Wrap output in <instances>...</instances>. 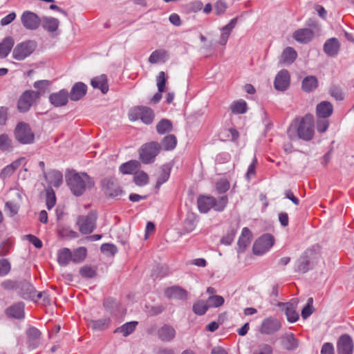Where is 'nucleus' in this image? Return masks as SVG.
I'll return each mask as SVG.
<instances>
[{"label":"nucleus","instance_id":"nucleus-59","mask_svg":"<svg viewBox=\"0 0 354 354\" xmlns=\"http://www.w3.org/2000/svg\"><path fill=\"white\" fill-rule=\"evenodd\" d=\"M100 249L104 254L111 256H113L118 252L116 246L111 243H104Z\"/></svg>","mask_w":354,"mask_h":354},{"label":"nucleus","instance_id":"nucleus-39","mask_svg":"<svg viewBox=\"0 0 354 354\" xmlns=\"http://www.w3.org/2000/svg\"><path fill=\"white\" fill-rule=\"evenodd\" d=\"M139 166L140 163L138 160H130L122 164L120 167V171L124 174H130L135 171Z\"/></svg>","mask_w":354,"mask_h":354},{"label":"nucleus","instance_id":"nucleus-64","mask_svg":"<svg viewBox=\"0 0 354 354\" xmlns=\"http://www.w3.org/2000/svg\"><path fill=\"white\" fill-rule=\"evenodd\" d=\"M216 188L219 193H224L230 189V183L226 180H221L217 182Z\"/></svg>","mask_w":354,"mask_h":354},{"label":"nucleus","instance_id":"nucleus-5","mask_svg":"<svg viewBox=\"0 0 354 354\" xmlns=\"http://www.w3.org/2000/svg\"><path fill=\"white\" fill-rule=\"evenodd\" d=\"M97 215L95 212H90L86 216H80L77 218V224L79 230L84 234H91L96 227Z\"/></svg>","mask_w":354,"mask_h":354},{"label":"nucleus","instance_id":"nucleus-4","mask_svg":"<svg viewBox=\"0 0 354 354\" xmlns=\"http://www.w3.org/2000/svg\"><path fill=\"white\" fill-rule=\"evenodd\" d=\"M160 151V145L158 142H151L147 143L140 149V158L145 164H149L154 161L156 156Z\"/></svg>","mask_w":354,"mask_h":354},{"label":"nucleus","instance_id":"nucleus-7","mask_svg":"<svg viewBox=\"0 0 354 354\" xmlns=\"http://www.w3.org/2000/svg\"><path fill=\"white\" fill-rule=\"evenodd\" d=\"M15 137L22 144H30L33 142L35 136L30 127L25 123H20L15 129Z\"/></svg>","mask_w":354,"mask_h":354},{"label":"nucleus","instance_id":"nucleus-58","mask_svg":"<svg viewBox=\"0 0 354 354\" xmlns=\"http://www.w3.org/2000/svg\"><path fill=\"white\" fill-rule=\"evenodd\" d=\"M167 82V77L165 73L161 71L158 73L156 78L157 86L158 91L164 92L165 89V84Z\"/></svg>","mask_w":354,"mask_h":354},{"label":"nucleus","instance_id":"nucleus-17","mask_svg":"<svg viewBox=\"0 0 354 354\" xmlns=\"http://www.w3.org/2000/svg\"><path fill=\"white\" fill-rule=\"evenodd\" d=\"M237 24V18L232 19L227 25L224 26L221 29V34L218 40V44L225 46L227 44L228 38Z\"/></svg>","mask_w":354,"mask_h":354},{"label":"nucleus","instance_id":"nucleus-21","mask_svg":"<svg viewBox=\"0 0 354 354\" xmlns=\"http://www.w3.org/2000/svg\"><path fill=\"white\" fill-rule=\"evenodd\" d=\"M251 240L252 233L248 227H243L238 241V251L239 252H244L250 244Z\"/></svg>","mask_w":354,"mask_h":354},{"label":"nucleus","instance_id":"nucleus-44","mask_svg":"<svg viewBox=\"0 0 354 354\" xmlns=\"http://www.w3.org/2000/svg\"><path fill=\"white\" fill-rule=\"evenodd\" d=\"M20 208L19 202L15 201H8L5 203V211L9 214L10 216L16 215Z\"/></svg>","mask_w":354,"mask_h":354},{"label":"nucleus","instance_id":"nucleus-51","mask_svg":"<svg viewBox=\"0 0 354 354\" xmlns=\"http://www.w3.org/2000/svg\"><path fill=\"white\" fill-rule=\"evenodd\" d=\"M12 149V140L6 135L0 136V150L2 151H10Z\"/></svg>","mask_w":354,"mask_h":354},{"label":"nucleus","instance_id":"nucleus-53","mask_svg":"<svg viewBox=\"0 0 354 354\" xmlns=\"http://www.w3.org/2000/svg\"><path fill=\"white\" fill-rule=\"evenodd\" d=\"M46 206L48 209H52L56 203L55 194L51 187L46 189Z\"/></svg>","mask_w":354,"mask_h":354},{"label":"nucleus","instance_id":"nucleus-1","mask_svg":"<svg viewBox=\"0 0 354 354\" xmlns=\"http://www.w3.org/2000/svg\"><path fill=\"white\" fill-rule=\"evenodd\" d=\"M314 118L311 114H306L301 118L294 119L290 124L287 135L291 140L301 139L310 141L314 136Z\"/></svg>","mask_w":354,"mask_h":354},{"label":"nucleus","instance_id":"nucleus-25","mask_svg":"<svg viewBox=\"0 0 354 354\" xmlns=\"http://www.w3.org/2000/svg\"><path fill=\"white\" fill-rule=\"evenodd\" d=\"M41 24L46 31L54 32L58 29L59 21L57 19L53 17H43L41 19Z\"/></svg>","mask_w":354,"mask_h":354},{"label":"nucleus","instance_id":"nucleus-26","mask_svg":"<svg viewBox=\"0 0 354 354\" xmlns=\"http://www.w3.org/2000/svg\"><path fill=\"white\" fill-rule=\"evenodd\" d=\"M169 58L168 52L165 49H158L153 51L149 57V62L155 64L164 63Z\"/></svg>","mask_w":354,"mask_h":354},{"label":"nucleus","instance_id":"nucleus-57","mask_svg":"<svg viewBox=\"0 0 354 354\" xmlns=\"http://www.w3.org/2000/svg\"><path fill=\"white\" fill-rule=\"evenodd\" d=\"M80 274L84 278H93L96 275V270L90 266H85L80 268Z\"/></svg>","mask_w":354,"mask_h":354},{"label":"nucleus","instance_id":"nucleus-49","mask_svg":"<svg viewBox=\"0 0 354 354\" xmlns=\"http://www.w3.org/2000/svg\"><path fill=\"white\" fill-rule=\"evenodd\" d=\"M135 183L138 186H144L149 182L148 175L143 171H136L133 176Z\"/></svg>","mask_w":354,"mask_h":354},{"label":"nucleus","instance_id":"nucleus-31","mask_svg":"<svg viewBox=\"0 0 354 354\" xmlns=\"http://www.w3.org/2000/svg\"><path fill=\"white\" fill-rule=\"evenodd\" d=\"M91 84L93 88H99L104 94L106 93L109 91L107 78L105 75L94 77L92 79Z\"/></svg>","mask_w":354,"mask_h":354},{"label":"nucleus","instance_id":"nucleus-37","mask_svg":"<svg viewBox=\"0 0 354 354\" xmlns=\"http://www.w3.org/2000/svg\"><path fill=\"white\" fill-rule=\"evenodd\" d=\"M138 324L137 322H127L120 327L117 328L114 333H122L124 337H127L132 333Z\"/></svg>","mask_w":354,"mask_h":354},{"label":"nucleus","instance_id":"nucleus-54","mask_svg":"<svg viewBox=\"0 0 354 354\" xmlns=\"http://www.w3.org/2000/svg\"><path fill=\"white\" fill-rule=\"evenodd\" d=\"M207 303L208 306H209V308L212 307H219L222 306L224 303V299L223 297L219 295H211L209 297L208 299L207 300Z\"/></svg>","mask_w":354,"mask_h":354},{"label":"nucleus","instance_id":"nucleus-47","mask_svg":"<svg viewBox=\"0 0 354 354\" xmlns=\"http://www.w3.org/2000/svg\"><path fill=\"white\" fill-rule=\"evenodd\" d=\"M156 130L160 134H164L172 130V124L167 119L161 120L156 125Z\"/></svg>","mask_w":354,"mask_h":354},{"label":"nucleus","instance_id":"nucleus-40","mask_svg":"<svg viewBox=\"0 0 354 354\" xmlns=\"http://www.w3.org/2000/svg\"><path fill=\"white\" fill-rule=\"evenodd\" d=\"M110 322L109 318H103L98 320H91L88 325L94 330H102L109 327Z\"/></svg>","mask_w":354,"mask_h":354},{"label":"nucleus","instance_id":"nucleus-62","mask_svg":"<svg viewBox=\"0 0 354 354\" xmlns=\"http://www.w3.org/2000/svg\"><path fill=\"white\" fill-rule=\"evenodd\" d=\"M273 350L270 345L262 344L258 346V348L253 354H272Z\"/></svg>","mask_w":354,"mask_h":354},{"label":"nucleus","instance_id":"nucleus-2","mask_svg":"<svg viewBox=\"0 0 354 354\" xmlns=\"http://www.w3.org/2000/svg\"><path fill=\"white\" fill-rule=\"evenodd\" d=\"M66 178L68 187L76 196H82L95 185L93 179L84 172H71L66 175Z\"/></svg>","mask_w":354,"mask_h":354},{"label":"nucleus","instance_id":"nucleus-13","mask_svg":"<svg viewBox=\"0 0 354 354\" xmlns=\"http://www.w3.org/2000/svg\"><path fill=\"white\" fill-rule=\"evenodd\" d=\"M102 186L105 194L111 197H118L122 193L120 187L117 184L116 180L113 178H104L102 181Z\"/></svg>","mask_w":354,"mask_h":354},{"label":"nucleus","instance_id":"nucleus-9","mask_svg":"<svg viewBox=\"0 0 354 354\" xmlns=\"http://www.w3.org/2000/svg\"><path fill=\"white\" fill-rule=\"evenodd\" d=\"M354 344L352 338L346 334L341 335L337 342V354H353Z\"/></svg>","mask_w":354,"mask_h":354},{"label":"nucleus","instance_id":"nucleus-20","mask_svg":"<svg viewBox=\"0 0 354 354\" xmlns=\"http://www.w3.org/2000/svg\"><path fill=\"white\" fill-rule=\"evenodd\" d=\"M87 86L82 82H77L72 87L70 93V98L73 101H77L82 98L86 93Z\"/></svg>","mask_w":354,"mask_h":354},{"label":"nucleus","instance_id":"nucleus-52","mask_svg":"<svg viewBox=\"0 0 354 354\" xmlns=\"http://www.w3.org/2000/svg\"><path fill=\"white\" fill-rule=\"evenodd\" d=\"M228 198L226 196H221L217 199L214 198V206L212 207L216 211L221 212L226 207Z\"/></svg>","mask_w":354,"mask_h":354},{"label":"nucleus","instance_id":"nucleus-42","mask_svg":"<svg viewBox=\"0 0 354 354\" xmlns=\"http://www.w3.org/2000/svg\"><path fill=\"white\" fill-rule=\"evenodd\" d=\"M58 262L62 266H66L72 261V252L68 248H63L58 253Z\"/></svg>","mask_w":354,"mask_h":354},{"label":"nucleus","instance_id":"nucleus-8","mask_svg":"<svg viewBox=\"0 0 354 354\" xmlns=\"http://www.w3.org/2000/svg\"><path fill=\"white\" fill-rule=\"evenodd\" d=\"M21 21L24 27L30 30L37 29L41 24V19L39 16L28 10L23 12L21 16Z\"/></svg>","mask_w":354,"mask_h":354},{"label":"nucleus","instance_id":"nucleus-19","mask_svg":"<svg viewBox=\"0 0 354 354\" xmlns=\"http://www.w3.org/2000/svg\"><path fill=\"white\" fill-rule=\"evenodd\" d=\"M333 111V105L327 101L320 102L316 107V115L317 118H328L332 115Z\"/></svg>","mask_w":354,"mask_h":354},{"label":"nucleus","instance_id":"nucleus-50","mask_svg":"<svg viewBox=\"0 0 354 354\" xmlns=\"http://www.w3.org/2000/svg\"><path fill=\"white\" fill-rule=\"evenodd\" d=\"M176 143V137L174 135H169L162 140V146L165 150H171L175 148Z\"/></svg>","mask_w":354,"mask_h":354},{"label":"nucleus","instance_id":"nucleus-30","mask_svg":"<svg viewBox=\"0 0 354 354\" xmlns=\"http://www.w3.org/2000/svg\"><path fill=\"white\" fill-rule=\"evenodd\" d=\"M15 44L12 37H6L0 43V59L6 58L10 53Z\"/></svg>","mask_w":354,"mask_h":354},{"label":"nucleus","instance_id":"nucleus-61","mask_svg":"<svg viewBox=\"0 0 354 354\" xmlns=\"http://www.w3.org/2000/svg\"><path fill=\"white\" fill-rule=\"evenodd\" d=\"M329 126V121L327 118H318L317 120V129L319 133L325 132Z\"/></svg>","mask_w":354,"mask_h":354},{"label":"nucleus","instance_id":"nucleus-34","mask_svg":"<svg viewBox=\"0 0 354 354\" xmlns=\"http://www.w3.org/2000/svg\"><path fill=\"white\" fill-rule=\"evenodd\" d=\"M40 335V331L36 328L32 327L27 330V336L30 347L35 348L38 346Z\"/></svg>","mask_w":354,"mask_h":354},{"label":"nucleus","instance_id":"nucleus-55","mask_svg":"<svg viewBox=\"0 0 354 354\" xmlns=\"http://www.w3.org/2000/svg\"><path fill=\"white\" fill-rule=\"evenodd\" d=\"M287 319L289 322H295L299 319V314L296 308L289 306H283Z\"/></svg>","mask_w":354,"mask_h":354},{"label":"nucleus","instance_id":"nucleus-16","mask_svg":"<svg viewBox=\"0 0 354 354\" xmlns=\"http://www.w3.org/2000/svg\"><path fill=\"white\" fill-rule=\"evenodd\" d=\"M68 100V93L66 90L62 89L57 93H53L49 96L50 102L56 107L64 106Z\"/></svg>","mask_w":354,"mask_h":354},{"label":"nucleus","instance_id":"nucleus-41","mask_svg":"<svg viewBox=\"0 0 354 354\" xmlns=\"http://www.w3.org/2000/svg\"><path fill=\"white\" fill-rule=\"evenodd\" d=\"M317 86V80L315 76H308L302 82V88L306 92L312 91Z\"/></svg>","mask_w":354,"mask_h":354},{"label":"nucleus","instance_id":"nucleus-36","mask_svg":"<svg viewBox=\"0 0 354 354\" xmlns=\"http://www.w3.org/2000/svg\"><path fill=\"white\" fill-rule=\"evenodd\" d=\"M230 109L234 114H243L247 111L248 105L243 100H239L231 104Z\"/></svg>","mask_w":354,"mask_h":354},{"label":"nucleus","instance_id":"nucleus-46","mask_svg":"<svg viewBox=\"0 0 354 354\" xmlns=\"http://www.w3.org/2000/svg\"><path fill=\"white\" fill-rule=\"evenodd\" d=\"M86 249L84 247H80L75 250L72 253V261L74 263H80L83 261L86 257Z\"/></svg>","mask_w":354,"mask_h":354},{"label":"nucleus","instance_id":"nucleus-23","mask_svg":"<svg viewBox=\"0 0 354 354\" xmlns=\"http://www.w3.org/2000/svg\"><path fill=\"white\" fill-rule=\"evenodd\" d=\"M176 335L175 329L169 325H164L158 330V336L163 342L171 341Z\"/></svg>","mask_w":354,"mask_h":354},{"label":"nucleus","instance_id":"nucleus-18","mask_svg":"<svg viewBox=\"0 0 354 354\" xmlns=\"http://www.w3.org/2000/svg\"><path fill=\"white\" fill-rule=\"evenodd\" d=\"M280 339L282 346L287 350H295L299 346V341L292 333L283 334Z\"/></svg>","mask_w":354,"mask_h":354},{"label":"nucleus","instance_id":"nucleus-63","mask_svg":"<svg viewBox=\"0 0 354 354\" xmlns=\"http://www.w3.org/2000/svg\"><path fill=\"white\" fill-rule=\"evenodd\" d=\"M10 270V264L7 259L0 260V276L6 275Z\"/></svg>","mask_w":354,"mask_h":354},{"label":"nucleus","instance_id":"nucleus-27","mask_svg":"<svg viewBox=\"0 0 354 354\" xmlns=\"http://www.w3.org/2000/svg\"><path fill=\"white\" fill-rule=\"evenodd\" d=\"M44 177L48 184L55 187H59L63 182L62 174L59 171H51L44 174Z\"/></svg>","mask_w":354,"mask_h":354},{"label":"nucleus","instance_id":"nucleus-24","mask_svg":"<svg viewBox=\"0 0 354 354\" xmlns=\"http://www.w3.org/2000/svg\"><path fill=\"white\" fill-rule=\"evenodd\" d=\"M314 36L313 30L309 28H302L296 30L293 33V38L298 42L307 43L310 41Z\"/></svg>","mask_w":354,"mask_h":354},{"label":"nucleus","instance_id":"nucleus-3","mask_svg":"<svg viewBox=\"0 0 354 354\" xmlns=\"http://www.w3.org/2000/svg\"><path fill=\"white\" fill-rule=\"evenodd\" d=\"M36 48V42L32 40L19 43L14 48L12 57L16 60H24L30 56L35 51Z\"/></svg>","mask_w":354,"mask_h":354},{"label":"nucleus","instance_id":"nucleus-45","mask_svg":"<svg viewBox=\"0 0 354 354\" xmlns=\"http://www.w3.org/2000/svg\"><path fill=\"white\" fill-rule=\"evenodd\" d=\"M33 86L37 91H32V92L33 94H38L37 95L39 99L41 95L45 93L48 86H49V82L48 80L37 81L34 83Z\"/></svg>","mask_w":354,"mask_h":354},{"label":"nucleus","instance_id":"nucleus-6","mask_svg":"<svg viewBox=\"0 0 354 354\" xmlns=\"http://www.w3.org/2000/svg\"><path fill=\"white\" fill-rule=\"evenodd\" d=\"M274 244V239L269 234L259 237L253 245V252L255 254L261 255L266 252Z\"/></svg>","mask_w":354,"mask_h":354},{"label":"nucleus","instance_id":"nucleus-15","mask_svg":"<svg viewBox=\"0 0 354 354\" xmlns=\"http://www.w3.org/2000/svg\"><path fill=\"white\" fill-rule=\"evenodd\" d=\"M24 162H26V158L21 157L4 167L0 172V179L4 181L10 178Z\"/></svg>","mask_w":354,"mask_h":354},{"label":"nucleus","instance_id":"nucleus-10","mask_svg":"<svg viewBox=\"0 0 354 354\" xmlns=\"http://www.w3.org/2000/svg\"><path fill=\"white\" fill-rule=\"evenodd\" d=\"M281 327V324L279 320L270 317L265 319L262 322L259 331L262 334L271 335L277 332Z\"/></svg>","mask_w":354,"mask_h":354},{"label":"nucleus","instance_id":"nucleus-12","mask_svg":"<svg viewBox=\"0 0 354 354\" xmlns=\"http://www.w3.org/2000/svg\"><path fill=\"white\" fill-rule=\"evenodd\" d=\"M38 94H33L32 91H25L18 101L17 108L21 112L29 110L33 102L38 99Z\"/></svg>","mask_w":354,"mask_h":354},{"label":"nucleus","instance_id":"nucleus-35","mask_svg":"<svg viewBox=\"0 0 354 354\" xmlns=\"http://www.w3.org/2000/svg\"><path fill=\"white\" fill-rule=\"evenodd\" d=\"M297 53L292 47L286 48L281 56V62L284 64H292L297 58Z\"/></svg>","mask_w":354,"mask_h":354},{"label":"nucleus","instance_id":"nucleus-32","mask_svg":"<svg viewBox=\"0 0 354 354\" xmlns=\"http://www.w3.org/2000/svg\"><path fill=\"white\" fill-rule=\"evenodd\" d=\"M214 198L212 196H200L198 198V207L201 213H207L214 206Z\"/></svg>","mask_w":354,"mask_h":354},{"label":"nucleus","instance_id":"nucleus-38","mask_svg":"<svg viewBox=\"0 0 354 354\" xmlns=\"http://www.w3.org/2000/svg\"><path fill=\"white\" fill-rule=\"evenodd\" d=\"M171 168L164 165L161 167L158 176L157 178L156 187L159 188L162 184L167 181L169 178Z\"/></svg>","mask_w":354,"mask_h":354},{"label":"nucleus","instance_id":"nucleus-60","mask_svg":"<svg viewBox=\"0 0 354 354\" xmlns=\"http://www.w3.org/2000/svg\"><path fill=\"white\" fill-rule=\"evenodd\" d=\"M142 115V106H136L130 109L129 112V118L131 121H136L140 119Z\"/></svg>","mask_w":354,"mask_h":354},{"label":"nucleus","instance_id":"nucleus-14","mask_svg":"<svg viewBox=\"0 0 354 354\" xmlns=\"http://www.w3.org/2000/svg\"><path fill=\"white\" fill-rule=\"evenodd\" d=\"M290 85V75L287 70L280 71L274 81V88L279 91H286Z\"/></svg>","mask_w":354,"mask_h":354},{"label":"nucleus","instance_id":"nucleus-43","mask_svg":"<svg viewBox=\"0 0 354 354\" xmlns=\"http://www.w3.org/2000/svg\"><path fill=\"white\" fill-rule=\"evenodd\" d=\"M154 118V113L151 109L146 106H142V115L140 120L146 124L152 123Z\"/></svg>","mask_w":354,"mask_h":354},{"label":"nucleus","instance_id":"nucleus-28","mask_svg":"<svg viewBox=\"0 0 354 354\" xmlns=\"http://www.w3.org/2000/svg\"><path fill=\"white\" fill-rule=\"evenodd\" d=\"M20 290L24 299L35 300L36 291L31 283L26 281L21 282Z\"/></svg>","mask_w":354,"mask_h":354},{"label":"nucleus","instance_id":"nucleus-33","mask_svg":"<svg viewBox=\"0 0 354 354\" xmlns=\"http://www.w3.org/2000/svg\"><path fill=\"white\" fill-rule=\"evenodd\" d=\"M6 315L16 319H21L24 317V304L22 302L17 303L6 310Z\"/></svg>","mask_w":354,"mask_h":354},{"label":"nucleus","instance_id":"nucleus-56","mask_svg":"<svg viewBox=\"0 0 354 354\" xmlns=\"http://www.w3.org/2000/svg\"><path fill=\"white\" fill-rule=\"evenodd\" d=\"M196 225V219L194 216L191 215L188 216L184 222V231L186 232H192Z\"/></svg>","mask_w":354,"mask_h":354},{"label":"nucleus","instance_id":"nucleus-48","mask_svg":"<svg viewBox=\"0 0 354 354\" xmlns=\"http://www.w3.org/2000/svg\"><path fill=\"white\" fill-rule=\"evenodd\" d=\"M209 308V306H208L207 301L201 300L194 304L192 310L195 314L203 315L207 312Z\"/></svg>","mask_w":354,"mask_h":354},{"label":"nucleus","instance_id":"nucleus-22","mask_svg":"<svg viewBox=\"0 0 354 354\" xmlns=\"http://www.w3.org/2000/svg\"><path fill=\"white\" fill-rule=\"evenodd\" d=\"M165 293L166 297L169 299L185 300L187 297V291L178 286L168 288Z\"/></svg>","mask_w":354,"mask_h":354},{"label":"nucleus","instance_id":"nucleus-29","mask_svg":"<svg viewBox=\"0 0 354 354\" xmlns=\"http://www.w3.org/2000/svg\"><path fill=\"white\" fill-rule=\"evenodd\" d=\"M339 46V41L336 38H331L324 44V50L328 55L333 57L337 54Z\"/></svg>","mask_w":354,"mask_h":354},{"label":"nucleus","instance_id":"nucleus-11","mask_svg":"<svg viewBox=\"0 0 354 354\" xmlns=\"http://www.w3.org/2000/svg\"><path fill=\"white\" fill-rule=\"evenodd\" d=\"M316 254L311 250H306L304 254L297 260V270L299 272H306L310 265L313 263V260L315 259Z\"/></svg>","mask_w":354,"mask_h":354}]
</instances>
